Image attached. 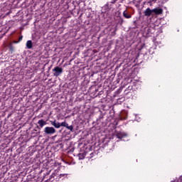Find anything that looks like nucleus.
<instances>
[{"label": "nucleus", "mask_w": 182, "mask_h": 182, "mask_svg": "<svg viewBox=\"0 0 182 182\" xmlns=\"http://www.w3.org/2000/svg\"><path fill=\"white\" fill-rule=\"evenodd\" d=\"M40 127H43L45 126V124H46V122H45L43 119H41L38 122Z\"/></svg>", "instance_id": "7"}, {"label": "nucleus", "mask_w": 182, "mask_h": 182, "mask_svg": "<svg viewBox=\"0 0 182 182\" xmlns=\"http://www.w3.org/2000/svg\"><path fill=\"white\" fill-rule=\"evenodd\" d=\"M151 13H153V10L150 9V8H148L144 11L145 16H150L151 15Z\"/></svg>", "instance_id": "6"}, {"label": "nucleus", "mask_w": 182, "mask_h": 182, "mask_svg": "<svg viewBox=\"0 0 182 182\" xmlns=\"http://www.w3.org/2000/svg\"><path fill=\"white\" fill-rule=\"evenodd\" d=\"M26 48L28 49H32V41H28L26 42Z\"/></svg>", "instance_id": "9"}, {"label": "nucleus", "mask_w": 182, "mask_h": 182, "mask_svg": "<svg viewBox=\"0 0 182 182\" xmlns=\"http://www.w3.org/2000/svg\"><path fill=\"white\" fill-rule=\"evenodd\" d=\"M60 177H65V176H66V174H60Z\"/></svg>", "instance_id": "13"}, {"label": "nucleus", "mask_w": 182, "mask_h": 182, "mask_svg": "<svg viewBox=\"0 0 182 182\" xmlns=\"http://www.w3.org/2000/svg\"><path fill=\"white\" fill-rule=\"evenodd\" d=\"M44 132L46 134H55V133H56V129H55L53 127H46L44 129Z\"/></svg>", "instance_id": "2"}, {"label": "nucleus", "mask_w": 182, "mask_h": 182, "mask_svg": "<svg viewBox=\"0 0 182 182\" xmlns=\"http://www.w3.org/2000/svg\"><path fill=\"white\" fill-rule=\"evenodd\" d=\"M53 76L58 77V76H60V75H62V73H63V69L62 68L57 66L53 69Z\"/></svg>", "instance_id": "1"}, {"label": "nucleus", "mask_w": 182, "mask_h": 182, "mask_svg": "<svg viewBox=\"0 0 182 182\" xmlns=\"http://www.w3.org/2000/svg\"><path fill=\"white\" fill-rule=\"evenodd\" d=\"M123 16H124V18H126L127 19H130V18H132V15L128 14L127 11H124L123 12Z\"/></svg>", "instance_id": "8"}, {"label": "nucleus", "mask_w": 182, "mask_h": 182, "mask_svg": "<svg viewBox=\"0 0 182 182\" xmlns=\"http://www.w3.org/2000/svg\"><path fill=\"white\" fill-rule=\"evenodd\" d=\"M136 122H140V118H139L138 117H136Z\"/></svg>", "instance_id": "12"}, {"label": "nucleus", "mask_w": 182, "mask_h": 182, "mask_svg": "<svg viewBox=\"0 0 182 182\" xmlns=\"http://www.w3.org/2000/svg\"><path fill=\"white\" fill-rule=\"evenodd\" d=\"M66 129H68V130H70V132H73V126H69V124L68 125H67V127H66Z\"/></svg>", "instance_id": "11"}, {"label": "nucleus", "mask_w": 182, "mask_h": 182, "mask_svg": "<svg viewBox=\"0 0 182 182\" xmlns=\"http://www.w3.org/2000/svg\"><path fill=\"white\" fill-rule=\"evenodd\" d=\"M152 12H154V14H155V15H161V14H163V10L162 9H152Z\"/></svg>", "instance_id": "4"}, {"label": "nucleus", "mask_w": 182, "mask_h": 182, "mask_svg": "<svg viewBox=\"0 0 182 182\" xmlns=\"http://www.w3.org/2000/svg\"><path fill=\"white\" fill-rule=\"evenodd\" d=\"M19 41H22V36L19 38Z\"/></svg>", "instance_id": "14"}, {"label": "nucleus", "mask_w": 182, "mask_h": 182, "mask_svg": "<svg viewBox=\"0 0 182 182\" xmlns=\"http://www.w3.org/2000/svg\"><path fill=\"white\" fill-rule=\"evenodd\" d=\"M52 126H54L55 129H60V123L56 120L51 122Z\"/></svg>", "instance_id": "5"}, {"label": "nucleus", "mask_w": 182, "mask_h": 182, "mask_svg": "<svg viewBox=\"0 0 182 182\" xmlns=\"http://www.w3.org/2000/svg\"><path fill=\"white\" fill-rule=\"evenodd\" d=\"M60 127H61V126H62L63 127H67L68 125V124L66 123V122H65L60 123Z\"/></svg>", "instance_id": "10"}, {"label": "nucleus", "mask_w": 182, "mask_h": 182, "mask_svg": "<svg viewBox=\"0 0 182 182\" xmlns=\"http://www.w3.org/2000/svg\"><path fill=\"white\" fill-rule=\"evenodd\" d=\"M117 137L118 139H124V137H127V134L119 132L117 133Z\"/></svg>", "instance_id": "3"}]
</instances>
